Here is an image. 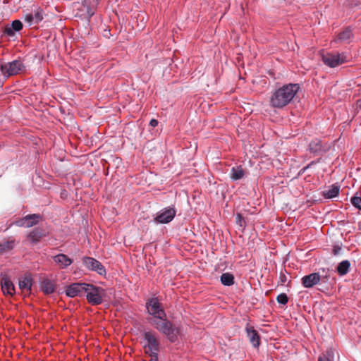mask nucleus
Instances as JSON below:
<instances>
[{
    "label": "nucleus",
    "mask_w": 361,
    "mask_h": 361,
    "mask_svg": "<svg viewBox=\"0 0 361 361\" xmlns=\"http://www.w3.org/2000/svg\"><path fill=\"white\" fill-rule=\"evenodd\" d=\"M86 283H73L66 287V294L71 298L81 297L85 294Z\"/></svg>",
    "instance_id": "obj_9"
},
{
    "label": "nucleus",
    "mask_w": 361,
    "mask_h": 361,
    "mask_svg": "<svg viewBox=\"0 0 361 361\" xmlns=\"http://www.w3.org/2000/svg\"><path fill=\"white\" fill-rule=\"evenodd\" d=\"M16 246L14 240H8L0 243V254L3 255L13 250Z\"/></svg>",
    "instance_id": "obj_25"
},
{
    "label": "nucleus",
    "mask_w": 361,
    "mask_h": 361,
    "mask_svg": "<svg viewBox=\"0 0 361 361\" xmlns=\"http://www.w3.org/2000/svg\"><path fill=\"white\" fill-rule=\"evenodd\" d=\"M146 307L148 313L152 316L150 319H158L166 317V314L157 298L149 299L146 302Z\"/></svg>",
    "instance_id": "obj_5"
},
{
    "label": "nucleus",
    "mask_w": 361,
    "mask_h": 361,
    "mask_svg": "<svg viewBox=\"0 0 361 361\" xmlns=\"http://www.w3.org/2000/svg\"><path fill=\"white\" fill-rule=\"evenodd\" d=\"M322 59L323 63L331 68H335L347 61L346 56L344 54L340 53L324 54L322 56Z\"/></svg>",
    "instance_id": "obj_6"
},
{
    "label": "nucleus",
    "mask_w": 361,
    "mask_h": 361,
    "mask_svg": "<svg viewBox=\"0 0 361 361\" xmlns=\"http://www.w3.org/2000/svg\"><path fill=\"white\" fill-rule=\"evenodd\" d=\"M221 282L226 286H232L234 283V276L231 273H224L221 276Z\"/></svg>",
    "instance_id": "obj_28"
},
{
    "label": "nucleus",
    "mask_w": 361,
    "mask_h": 361,
    "mask_svg": "<svg viewBox=\"0 0 361 361\" xmlns=\"http://www.w3.org/2000/svg\"><path fill=\"white\" fill-rule=\"evenodd\" d=\"M353 34L352 30L350 27L345 28L343 32H340L337 38L335 39V42H338L341 43L348 42L352 38Z\"/></svg>",
    "instance_id": "obj_24"
},
{
    "label": "nucleus",
    "mask_w": 361,
    "mask_h": 361,
    "mask_svg": "<svg viewBox=\"0 0 361 361\" xmlns=\"http://www.w3.org/2000/svg\"><path fill=\"white\" fill-rule=\"evenodd\" d=\"M82 262L86 268L89 270L96 271L99 275L106 274V269L100 262L90 257H85L82 258Z\"/></svg>",
    "instance_id": "obj_8"
},
{
    "label": "nucleus",
    "mask_w": 361,
    "mask_h": 361,
    "mask_svg": "<svg viewBox=\"0 0 361 361\" xmlns=\"http://www.w3.org/2000/svg\"><path fill=\"white\" fill-rule=\"evenodd\" d=\"M85 294H86V298L89 303L92 305H97L102 302L105 290L101 287L86 283Z\"/></svg>",
    "instance_id": "obj_3"
},
{
    "label": "nucleus",
    "mask_w": 361,
    "mask_h": 361,
    "mask_svg": "<svg viewBox=\"0 0 361 361\" xmlns=\"http://www.w3.org/2000/svg\"><path fill=\"white\" fill-rule=\"evenodd\" d=\"M247 336L249 338L251 344L255 347L257 348L260 345V338L257 331L254 329L253 326H247L245 328Z\"/></svg>",
    "instance_id": "obj_15"
},
{
    "label": "nucleus",
    "mask_w": 361,
    "mask_h": 361,
    "mask_svg": "<svg viewBox=\"0 0 361 361\" xmlns=\"http://www.w3.org/2000/svg\"><path fill=\"white\" fill-rule=\"evenodd\" d=\"M40 220H42V216L39 214H28L16 221V224L18 226L30 228L38 224Z\"/></svg>",
    "instance_id": "obj_10"
},
{
    "label": "nucleus",
    "mask_w": 361,
    "mask_h": 361,
    "mask_svg": "<svg viewBox=\"0 0 361 361\" xmlns=\"http://www.w3.org/2000/svg\"><path fill=\"white\" fill-rule=\"evenodd\" d=\"M40 288L45 294L49 295L54 292L55 284L50 279H44L41 282Z\"/></svg>",
    "instance_id": "obj_22"
},
{
    "label": "nucleus",
    "mask_w": 361,
    "mask_h": 361,
    "mask_svg": "<svg viewBox=\"0 0 361 361\" xmlns=\"http://www.w3.org/2000/svg\"><path fill=\"white\" fill-rule=\"evenodd\" d=\"M142 336L146 342L144 345L145 353L147 354H158L160 349V343L157 333L153 331H145Z\"/></svg>",
    "instance_id": "obj_4"
},
{
    "label": "nucleus",
    "mask_w": 361,
    "mask_h": 361,
    "mask_svg": "<svg viewBox=\"0 0 361 361\" xmlns=\"http://www.w3.org/2000/svg\"><path fill=\"white\" fill-rule=\"evenodd\" d=\"M149 322L161 334L166 336L171 342H175L178 339L180 329L168 320L166 317L149 319Z\"/></svg>",
    "instance_id": "obj_2"
},
{
    "label": "nucleus",
    "mask_w": 361,
    "mask_h": 361,
    "mask_svg": "<svg viewBox=\"0 0 361 361\" xmlns=\"http://www.w3.org/2000/svg\"><path fill=\"white\" fill-rule=\"evenodd\" d=\"M334 357L333 350H328L319 357L318 361H334Z\"/></svg>",
    "instance_id": "obj_29"
},
{
    "label": "nucleus",
    "mask_w": 361,
    "mask_h": 361,
    "mask_svg": "<svg viewBox=\"0 0 361 361\" xmlns=\"http://www.w3.org/2000/svg\"><path fill=\"white\" fill-rule=\"evenodd\" d=\"M350 267V262L348 260H343L338 264L336 270L340 276H344L349 271Z\"/></svg>",
    "instance_id": "obj_26"
},
{
    "label": "nucleus",
    "mask_w": 361,
    "mask_h": 361,
    "mask_svg": "<svg viewBox=\"0 0 361 361\" xmlns=\"http://www.w3.org/2000/svg\"><path fill=\"white\" fill-rule=\"evenodd\" d=\"M46 235L45 231L40 228H35L32 230L27 236V240L32 244H37L40 239Z\"/></svg>",
    "instance_id": "obj_16"
},
{
    "label": "nucleus",
    "mask_w": 361,
    "mask_h": 361,
    "mask_svg": "<svg viewBox=\"0 0 361 361\" xmlns=\"http://www.w3.org/2000/svg\"><path fill=\"white\" fill-rule=\"evenodd\" d=\"M321 280L319 273H312L302 278V284L305 288H312L314 285L318 284Z\"/></svg>",
    "instance_id": "obj_13"
},
{
    "label": "nucleus",
    "mask_w": 361,
    "mask_h": 361,
    "mask_svg": "<svg viewBox=\"0 0 361 361\" xmlns=\"http://www.w3.org/2000/svg\"><path fill=\"white\" fill-rule=\"evenodd\" d=\"M151 356L150 361H158V354H149Z\"/></svg>",
    "instance_id": "obj_35"
},
{
    "label": "nucleus",
    "mask_w": 361,
    "mask_h": 361,
    "mask_svg": "<svg viewBox=\"0 0 361 361\" xmlns=\"http://www.w3.org/2000/svg\"><path fill=\"white\" fill-rule=\"evenodd\" d=\"M100 0H84L82 7L86 9L85 16L90 18L94 13V9Z\"/></svg>",
    "instance_id": "obj_19"
},
{
    "label": "nucleus",
    "mask_w": 361,
    "mask_h": 361,
    "mask_svg": "<svg viewBox=\"0 0 361 361\" xmlns=\"http://www.w3.org/2000/svg\"><path fill=\"white\" fill-rule=\"evenodd\" d=\"M245 175V171L241 166L233 167L231 170L230 177L233 180L242 179Z\"/></svg>",
    "instance_id": "obj_23"
},
{
    "label": "nucleus",
    "mask_w": 361,
    "mask_h": 361,
    "mask_svg": "<svg viewBox=\"0 0 361 361\" xmlns=\"http://www.w3.org/2000/svg\"><path fill=\"white\" fill-rule=\"evenodd\" d=\"M243 218L240 214H237L236 215V223L239 224L240 226H243Z\"/></svg>",
    "instance_id": "obj_33"
},
{
    "label": "nucleus",
    "mask_w": 361,
    "mask_h": 361,
    "mask_svg": "<svg viewBox=\"0 0 361 361\" xmlns=\"http://www.w3.org/2000/svg\"><path fill=\"white\" fill-rule=\"evenodd\" d=\"M53 259L60 269H65L73 262V260L64 254H59L54 256Z\"/></svg>",
    "instance_id": "obj_18"
},
{
    "label": "nucleus",
    "mask_w": 361,
    "mask_h": 361,
    "mask_svg": "<svg viewBox=\"0 0 361 361\" xmlns=\"http://www.w3.org/2000/svg\"><path fill=\"white\" fill-rule=\"evenodd\" d=\"M276 301L279 304L286 305L288 302V298L286 293H281L276 297Z\"/></svg>",
    "instance_id": "obj_30"
},
{
    "label": "nucleus",
    "mask_w": 361,
    "mask_h": 361,
    "mask_svg": "<svg viewBox=\"0 0 361 361\" xmlns=\"http://www.w3.org/2000/svg\"><path fill=\"white\" fill-rule=\"evenodd\" d=\"M340 188L338 185H333L331 187L323 192V195L325 198L331 199L336 197L339 193Z\"/></svg>",
    "instance_id": "obj_27"
},
{
    "label": "nucleus",
    "mask_w": 361,
    "mask_h": 361,
    "mask_svg": "<svg viewBox=\"0 0 361 361\" xmlns=\"http://www.w3.org/2000/svg\"><path fill=\"white\" fill-rule=\"evenodd\" d=\"M18 286L23 293L30 294L32 286V278L31 274H25L23 277L20 278Z\"/></svg>",
    "instance_id": "obj_12"
},
{
    "label": "nucleus",
    "mask_w": 361,
    "mask_h": 361,
    "mask_svg": "<svg viewBox=\"0 0 361 361\" xmlns=\"http://www.w3.org/2000/svg\"><path fill=\"white\" fill-rule=\"evenodd\" d=\"M329 147L322 145L321 140L318 139L313 140L309 145V150L314 154H319L328 150Z\"/></svg>",
    "instance_id": "obj_17"
},
{
    "label": "nucleus",
    "mask_w": 361,
    "mask_h": 361,
    "mask_svg": "<svg viewBox=\"0 0 361 361\" xmlns=\"http://www.w3.org/2000/svg\"><path fill=\"white\" fill-rule=\"evenodd\" d=\"M0 68L4 76L9 77L19 73L24 68V66L20 60H14L1 64Z\"/></svg>",
    "instance_id": "obj_7"
},
{
    "label": "nucleus",
    "mask_w": 361,
    "mask_h": 361,
    "mask_svg": "<svg viewBox=\"0 0 361 361\" xmlns=\"http://www.w3.org/2000/svg\"><path fill=\"white\" fill-rule=\"evenodd\" d=\"M43 19V12L39 8H37L32 13H27L24 16V20L30 23H38Z\"/></svg>",
    "instance_id": "obj_14"
},
{
    "label": "nucleus",
    "mask_w": 361,
    "mask_h": 361,
    "mask_svg": "<svg viewBox=\"0 0 361 361\" xmlns=\"http://www.w3.org/2000/svg\"><path fill=\"white\" fill-rule=\"evenodd\" d=\"M300 86L298 84H287L275 91L270 97V105L274 108L281 109L289 104L298 92Z\"/></svg>",
    "instance_id": "obj_1"
},
{
    "label": "nucleus",
    "mask_w": 361,
    "mask_h": 361,
    "mask_svg": "<svg viewBox=\"0 0 361 361\" xmlns=\"http://www.w3.org/2000/svg\"><path fill=\"white\" fill-rule=\"evenodd\" d=\"M1 290L4 294L13 295L15 294V287L12 281L7 277H4L1 281Z\"/></svg>",
    "instance_id": "obj_20"
},
{
    "label": "nucleus",
    "mask_w": 361,
    "mask_h": 361,
    "mask_svg": "<svg viewBox=\"0 0 361 361\" xmlns=\"http://www.w3.org/2000/svg\"><path fill=\"white\" fill-rule=\"evenodd\" d=\"M351 203L355 207L361 210V197L357 196L353 197L351 198Z\"/></svg>",
    "instance_id": "obj_31"
},
{
    "label": "nucleus",
    "mask_w": 361,
    "mask_h": 361,
    "mask_svg": "<svg viewBox=\"0 0 361 361\" xmlns=\"http://www.w3.org/2000/svg\"><path fill=\"white\" fill-rule=\"evenodd\" d=\"M23 29V23L19 20H15L12 22L11 26H6L4 29V33L9 37L14 35L15 32H18Z\"/></svg>",
    "instance_id": "obj_21"
},
{
    "label": "nucleus",
    "mask_w": 361,
    "mask_h": 361,
    "mask_svg": "<svg viewBox=\"0 0 361 361\" xmlns=\"http://www.w3.org/2000/svg\"><path fill=\"white\" fill-rule=\"evenodd\" d=\"M149 125L152 127H156L158 125V121L154 118H152V119H151V121L149 122Z\"/></svg>",
    "instance_id": "obj_34"
},
{
    "label": "nucleus",
    "mask_w": 361,
    "mask_h": 361,
    "mask_svg": "<svg viewBox=\"0 0 361 361\" xmlns=\"http://www.w3.org/2000/svg\"><path fill=\"white\" fill-rule=\"evenodd\" d=\"M78 9L81 12V13H77V14H76L77 16H80V17L87 18V20L90 19L87 16H85L87 11H86V9L82 7V4L81 5H80V8H78Z\"/></svg>",
    "instance_id": "obj_32"
},
{
    "label": "nucleus",
    "mask_w": 361,
    "mask_h": 361,
    "mask_svg": "<svg viewBox=\"0 0 361 361\" xmlns=\"http://www.w3.org/2000/svg\"><path fill=\"white\" fill-rule=\"evenodd\" d=\"M338 252V250H334V254L336 255Z\"/></svg>",
    "instance_id": "obj_36"
},
{
    "label": "nucleus",
    "mask_w": 361,
    "mask_h": 361,
    "mask_svg": "<svg viewBox=\"0 0 361 361\" xmlns=\"http://www.w3.org/2000/svg\"><path fill=\"white\" fill-rule=\"evenodd\" d=\"M174 208H165L155 218V221L159 224H167L173 220L176 215Z\"/></svg>",
    "instance_id": "obj_11"
}]
</instances>
